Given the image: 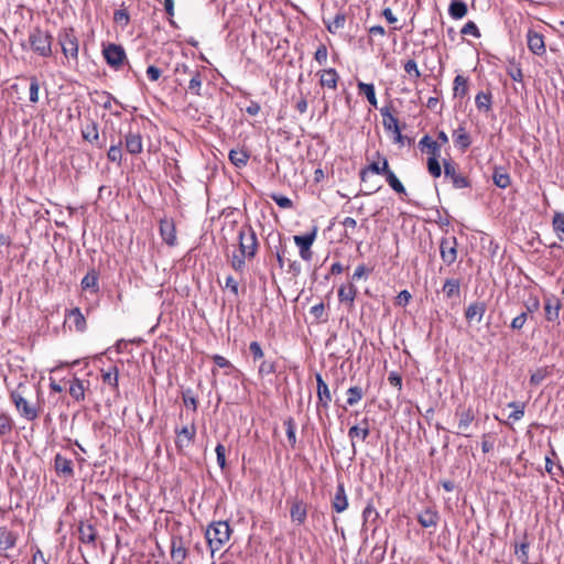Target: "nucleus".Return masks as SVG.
<instances>
[{
	"label": "nucleus",
	"instance_id": "obj_63",
	"mask_svg": "<svg viewBox=\"0 0 564 564\" xmlns=\"http://www.w3.org/2000/svg\"><path fill=\"white\" fill-rule=\"evenodd\" d=\"M213 360H214V362L219 368H226V369H232L234 368L231 362L228 359H226L225 357L220 356V355H214L213 356Z\"/></svg>",
	"mask_w": 564,
	"mask_h": 564
},
{
	"label": "nucleus",
	"instance_id": "obj_36",
	"mask_svg": "<svg viewBox=\"0 0 564 564\" xmlns=\"http://www.w3.org/2000/svg\"><path fill=\"white\" fill-rule=\"evenodd\" d=\"M475 102L479 110L489 111L491 107V96L487 93H478Z\"/></svg>",
	"mask_w": 564,
	"mask_h": 564
},
{
	"label": "nucleus",
	"instance_id": "obj_37",
	"mask_svg": "<svg viewBox=\"0 0 564 564\" xmlns=\"http://www.w3.org/2000/svg\"><path fill=\"white\" fill-rule=\"evenodd\" d=\"M553 229L561 241H564V214L557 213L553 218Z\"/></svg>",
	"mask_w": 564,
	"mask_h": 564
},
{
	"label": "nucleus",
	"instance_id": "obj_5",
	"mask_svg": "<svg viewBox=\"0 0 564 564\" xmlns=\"http://www.w3.org/2000/svg\"><path fill=\"white\" fill-rule=\"evenodd\" d=\"M317 236V227H314L310 232L302 235V236H294L293 240L294 243L300 249V257L308 261L312 259V251L311 247L313 246L315 239Z\"/></svg>",
	"mask_w": 564,
	"mask_h": 564
},
{
	"label": "nucleus",
	"instance_id": "obj_1",
	"mask_svg": "<svg viewBox=\"0 0 564 564\" xmlns=\"http://www.w3.org/2000/svg\"><path fill=\"white\" fill-rule=\"evenodd\" d=\"M231 529L227 521H215L208 525L205 536L210 549L212 556L221 551L229 542Z\"/></svg>",
	"mask_w": 564,
	"mask_h": 564
},
{
	"label": "nucleus",
	"instance_id": "obj_16",
	"mask_svg": "<svg viewBox=\"0 0 564 564\" xmlns=\"http://www.w3.org/2000/svg\"><path fill=\"white\" fill-rule=\"evenodd\" d=\"M187 550L181 539H173L171 543V557L175 564H184Z\"/></svg>",
	"mask_w": 564,
	"mask_h": 564
},
{
	"label": "nucleus",
	"instance_id": "obj_35",
	"mask_svg": "<svg viewBox=\"0 0 564 564\" xmlns=\"http://www.w3.org/2000/svg\"><path fill=\"white\" fill-rule=\"evenodd\" d=\"M468 90V82L462 75H457L454 79V95L455 97H464Z\"/></svg>",
	"mask_w": 564,
	"mask_h": 564
},
{
	"label": "nucleus",
	"instance_id": "obj_49",
	"mask_svg": "<svg viewBox=\"0 0 564 564\" xmlns=\"http://www.w3.org/2000/svg\"><path fill=\"white\" fill-rule=\"evenodd\" d=\"M463 35H471L476 39L480 37V32L475 22L468 21L462 29Z\"/></svg>",
	"mask_w": 564,
	"mask_h": 564
},
{
	"label": "nucleus",
	"instance_id": "obj_29",
	"mask_svg": "<svg viewBox=\"0 0 564 564\" xmlns=\"http://www.w3.org/2000/svg\"><path fill=\"white\" fill-rule=\"evenodd\" d=\"M229 160L235 166L242 167L247 164L249 154L243 149H235L229 152Z\"/></svg>",
	"mask_w": 564,
	"mask_h": 564
},
{
	"label": "nucleus",
	"instance_id": "obj_21",
	"mask_svg": "<svg viewBox=\"0 0 564 564\" xmlns=\"http://www.w3.org/2000/svg\"><path fill=\"white\" fill-rule=\"evenodd\" d=\"M390 171L388 160L383 158L381 161L372 162L365 169L361 172V180L365 181L368 173L387 175Z\"/></svg>",
	"mask_w": 564,
	"mask_h": 564
},
{
	"label": "nucleus",
	"instance_id": "obj_50",
	"mask_svg": "<svg viewBox=\"0 0 564 564\" xmlns=\"http://www.w3.org/2000/svg\"><path fill=\"white\" fill-rule=\"evenodd\" d=\"M495 184L500 188H507L510 185V177L506 173H495L494 175Z\"/></svg>",
	"mask_w": 564,
	"mask_h": 564
},
{
	"label": "nucleus",
	"instance_id": "obj_13",
	"mask_svg": "<svg viewBox=\"0 0 564 564\" xmlns=\"http://www.w3.org/2000/svg\"><path fill=\"white\" fill-rule=\"evenodd\" d=\"M357 295V288L352 282H348L347 284H343L338 289V299L339 302L347 304L349 307L354 306V302Z\"/></svg>",
	"mask_w": 564,
	"mask_h": 564
},
{
	"label": "nucleus",
	"instance_id": "obj_52",
	"mask_svg": "<svg viewBox=\"0 0 564 564\" xmlns=\"http://www.w3.org/2000/svg\"><path fill=\"white\" fill-rule=\"evenodd\" d=\"M369 273H370V270L368 268H366L365 264H359L355 269V272L351 275V281L350 282L354 283L355 281H358V280H361V279H366Z\"/></svg>",
	"mask_w": 564,
	"mask_h": 564
},
{
	"label": "nucleus",
	"instance_id": "obj_28",
	"mask_svg": "<svg viewBox=\"0 0 564 564\" xmlns=\"http://www.w3.org/2000/svg\"><path fill=\"white\" fill-rule=\"evenodd\" d=\"M467 11V4L462 0H453L448 8L449 15L455 20L464 18Z\"/></svg>",
	"mask_w": 564,
	"mask_h": 564
},
{
	"label": "nucleus",
	"instance_id": "obj_40",
	"mask_svg": "<svg viewBox=\"0 0 564 564\" xmlns=\"http://www.w3.org/2000/svg\"><path fill=\"white\" fill-rule=\"evenodd\" d=\"M102 380L105 383L110 386L113 389L118 388V369L113 367L112 369L102 373Z\"/></svg>",
	"mask_w": 564,
	"mask_h": 564
},
{
	"label": "nucleus",
	"instance_id": "obj_56",
	"mask_svg": "<svg viewBox=\"0 0 564 564\" xmlns=\"http://www.w3.org/2000/svg\"><path fill=\"white\" fill-rule=\"evenodd\" d=\"M328 56L327 47L325 45H319L315 52V61L323 65L326 63Z\"/></svg>",
	"mask_w": 564,
	"mask_h": 564
},
{
	"label": "nucleus",
	"instance_id": "obj_27",
	"mask_svg": "<svg viewBox=\"0 0 564 564\" xmlns=\"http://www.w3.org/2000/svg\"><path fill=\"white\" fill-rule=\"evenodd\" d=\"M417 520L424 528H434L437 524L438 516L435 511L426 509L419 514Z\"/></svg>",
	"mask_w": 564,
	"mask_h": 564
},
{
	"label": "nucleus",
	"instance_id": "obj_61",
	"mask_svg": "<svg viewBox=\"0 0 564 564\" xmlns=\"http://www.w3.org/2000/svg\"><path fill=\"white\" fill-rule=\"evenodd\" d=\"M274 365L271 361L263 360L259 367V375L260 376H267L274 372Z\"/></svg>",
	"mask_w": 564,
	"mask_h": 564
},
{
	"label": "nucleus",
	"instance_id": "obj_30",
	"mask_svg": "<svg viewBox=\"0 0 564 564\" xmlns=\"http://www.w3.org/2000/svg\"><path fill=\"white\" fill-rule=\"evenodd\" d=\"M358 89L361 94H364L369 101V104L373 107L378 106V100L376 97L375 86L372 84H367L364 82L358 83Z\"/></svg>",
	"mask_w": 564,
	"mask_h": 564
},
{
	"label": "nucleus",
	"instance_id": "obj_34",
	"mask_svg": "<svg viewBox=\"0 0 564 564\" xmlns=\"http://www.w3.org/2000/svg\"><path fill=\"white\" fill-rule=\"evenodd\" d=\"M69 394L77 401L84 400L85 387L82 380L76 378L70 382Z\"/></svg>",
	"mask_w": 564,
	"mask_h": 564
},
{
	"label": "nucleus",
	"instance_id": "obj_9",
	"mask_svg": "<svg viewBox=\"0 0 564 564\" xmlns=\"http://www.w3.org/2000/svg\"><path fill=\"white\" fill-rule=\"evenodd\" d=\"M104 57L107 63L112 67H120L126 58V53L122 46L117 44H109L102 51Z\"/></svg>",
	"mask_w": 564,
	"mask_h": 564
},
{
	"label": "nucleus",
	"instance_id": "obj_51",
	"mask_svg": "<svg viewBox=\"0 0 564 564\" xmlns=\"http://www.w3.org/2000/svg\"><path fill=\"white\" fill-rule=\"evenodd\" d=\"M40 85L35 77L31 78L30 83V101L35 104L39 101Z\"/></svg>",
	"mask_w": 564,
	"mask_h": 564
},
{
	"label": "nucleus",
	"instance_id": "obj_58",
	"mask_svg": "<svg viewBox=\"0 0 564 564\" xmlns=\"http://www.w3.org/2000/svg\"><path fill=\"white\" fill-rule=\"evenodd\" d=\"M411 299H412L411 293L406 290H403L395 297V305L405 306L409 304Z\"/></svg>",
	"mask_w": 564,
	"mask_h": 564
},
{
	"label": "nucleus",
	"instance_id": "obj_64",
	"mask_svg": "<svg viewBox=\"0 0 564 564\" xmlns=\"http://www.w3.org/2000/svg\"><path fill=\"white\" fill-rule=\"evenodd\" d=\"M527 322V313H521L520 315L516 316L511 322V327L513 329H521Z\"/></svg>",
	"mask_w": 564,
	"mask_h": 564
},
{
	"label": "nucleus",
	"instance_id": "obj_25",
	"mask_svg": "<svg viewBox=\"0 0 564 564\" xmlns=\"http://www.w3.org/2000/svg\"><path fill=\"white\" fill-rule=\"evenodd\" d=\"M332 505L336 512H344L347 509L348 500L345 494V489L341 485L338 486Z\"/></svg>",
	"mask_w": 564,
	"mask_h": 564
},
{
	"label": "nucleus",
	"instance_id": "obj_53",
	"mask_svg": "<svg viewBox=\"0 0 564 564\" xmlns=\"http://www.w3.org/2000/svg\"><path fill=\"white\" fill-rule=\"evenodd\" d=\"M12 429L11 419L6 414H0V434L6 435Z\"/></svg>",
	"mask_w": 564,
	"mask_h": 564
},
{
	"label": "nucleus",
	"instance_id": "obj_17",
	"mask_svg": "<svg viewBox=\"0 0 564 564\" xmlns=\"http://www.w3.org/2000/svg\"><path fill=\"white\" fill-rule=\"evenodd\" d=\"M444 173L446 177H451L455 188H465L468 186V181L462 174L456 172V169L451 163L444 164Z\"/></svg>",
	"mask_w": 564,
	"mask_h": 564
},
{
	"label": "nucleus",
	"instance_id": "obj_6",
	"mask_svg": "<svg viewBox=\"0 0 564 564\" xmlns=\"http://www.w3.org/2000/svg\"><path fill=\"white\" fill-rule=\"evenodd\" d=\"M457 431L456 433L459 435H464L466 437L471 435V424L475 420V413L471 408L457 410Z\"/></svg>",
	"mask_w": 564,
	"mask_h": 564
},
{
	"label": "nucleus",
	"instance_id": "obj_15",
	"mask_svg": "<svg viewBox=\"0 0 564 564\" xmlns=\"http://www.w3.org/2000/svg\"><path fill=\"white\" fill-rule=\"evenodd\" d=\"M486 312V304L482 302H474L469 304L465 312V317L468 322L480 323Z\"/></svg>",
	"mask_w": 564,
	"mask_h": 564
},
{
	"label": "nucleus",
	"instance_id": "obj_42",
	"mask_svg": "<svg viewBox=\"0 0 564 564\" xmlns=\"http://www.w3.org/2000/svg\"><path fill=\"white\" fill-rule=\"evenodd\" d=\"M438 155H431L427 160V170L434 177H440L442 174L441 164L437 160Z\"/></svg>",
	"mask_w": 564,
	"mask_h": 564
},
{
	"label": "nucleus",
	"instance_id": "obj_47",
	"mask_svg": "<svg viewBox=\"0 0 564 564\" xmlns=\"http://www.w3.org/2000/svg\"><path fill=\"white\" fill-rule=\"evenodd\" d=\"M348 435L351 440H354L355 437H359L361 441H365L369 435V429L367 426H352L349 429Z\"/></svg>",
	"mask_w": 564,
	"mask_h": 564
},
{
	"label": "nucleus",
	"instance_id": "obj_59",
	"mask_svg": "<svg viewBox=\"0 0 564 564\" xmlns=\"http://www.w3.org/2000/svg\"><path fill=\"white\" fill-rule=\"evenodd\" d=\"M225 288L228 289L235 296H237L239 293L238 282L231 275L226 278Z\"/></svg>",
	"mask_w": 564,
	"mask_h": 564
},
{
	"label": "nucleus",
	"instance_id": "obj_46",
	"mask_svg": "<svg viewBox=\"0 0 564 564\" xmlns=\"http://www.w3.org/2000/svg\"><path fill=\"white\" fill-rule=\"evenodd\" d=\"M550 375V370L547 368H540L535 370L530 378V382L534 386L540 384L547 376Z\"/></svg>",
	"mask_w": 564,
	"mask_h": 564
},
{
	"label": "nucleus",
	"instance_id": "obj_4",
	"mask_svg": "<svg viewBox=\"0 0 564 564\" xmlns=\"http://www.w3.org/2000/svg\"><path fill=\"white\" fill-rule=\"evenodd\" d=\"M239 250L247 257L254 258L258 251V240L254 231L249 228L241 229L238 234Z\"/></svg>",
	"mask_w": 564,
	"mask_h": 564
},
{
	"label": "nucleus",
	"instance_id": "obj_20",
	"mask_svg": "<svg viewBox=\"0 0 564 564\" xmlns=\"http://www.w3.org/2000/svg\"><path fill=\"white\" fill-rule=\"evenodd\" d=\"M291 519L296 524H303L306 520L307 510L303 501L296 500L292 503L290 510Z\"/></svg>",
	"mask_w": 564,
	"mask_h": 564
},
{
	"label": "nucleus",
	"instance_id": "obj_62",
	"mask_svg": "<svg viewBox=\"0 0 564 564\" xmlns=\"http://www.w3.org/2000/svg\"><path fill=\"white\" fill-rule=\"evenodd\" d=\"M82 540L84 542H93L95 540L94 530L90 525L80 528Z\"/></svg>",
	"mask_w": 564,
	"mask_h": 564
},
{
	"label": "nucleus",
	"instance_id": "obj_26",
	"mask_svg": "<svg viewBox=\"0 0 564 564\" xmlns=\"http://www.w3.org/2000/svg\"><path fill=\"white\" fill-rule=\"evenodd\" d=\"M316 383H317V397L319 401L327 406L332 400L330 392L327 383L323 380L321 375H316Z\"/></svg>",
	"mask_w": 564,
	"mask_h": 564
},
{
	"label": "nucleus",
	"instance_id": "obj_43",
	"mask_svg": "<svg viewBox=\"0 0 564 564\" xmlns=\"http://www.w3.org/2000/svg\"><path fill=\"white\" fill-rule=\"evenodd\" d=\"M420 145L426 148L431 155H440V145L427 135L421 139Z\"/></svg>",
	"mask_w": 564,
	"mask_h": 564
},
{
	"label": "nucleus",
	"instance_id": "obj_44",
	"mask_svg": "<svg viewBox=\"0 0 564 564\" xmlns=\"http://www.w3.org/2000/svg\"><path fill=\"white\" fill-rule=\"evenodd\" d=\"M346 19L344 14H337L333 21H330L327 24V30L330 33H336L337 31L341 30L345 25Z\"/></svg>",
	"mask_w": 564,
	"mask_h": 564
},
{
	"label": "nucleus",
	"instance_id": "obj_55",
	"mask_svg": "<svg viewBox=\"0 0 564 564\" xmlns=\"http://www.w3.org/2000/svg\"><path fill=\"white\" fill-rule=\"evenodd\" d=\"M404 70L410 75V76H413L415 78L420 77L421 76V73L419 70V67H417V64L415 61L413 59H409L405 65H404Z\"/></svg>",
	"mask_w": 564,
	"mask_h": 564
},
{
	"label": "nucleus",
	"instance_id": "obj_48",
	"mask_svg": "<svg viewBox=\"0 0 564 564\" xmlns=\"http://www.w3.org/2000/svg\"><path fill=\"white\" fill-rule=\"evenodd\" d=\"M508 406L513 409V412L509 415V417L511 420L519 421L523 417V415H524V405L523 404H519L517 402H510L508 404Z\"/></svg>",
	"mask_w": 564,
	"mask_h": 564
},
{
	"label": "nucleus",
	"instance_id": "obj_19",
	"mask_svg": "<svg viewBox=\"0 0 564 564\" xmlns=\"http://www.w3.org/2000/svg\"><path fill=\"white\" fill-rule=\"evenodd\" d=\"M381 115L383 117V127L386 130L391 131L395 134V139H401V131L399 128L398 119L389 112L388 109H381Z\"/></svg>",
	"mask_w": 564,
	"mask_h": 564
},
{
	"label": "nucleus",
	"instance_id": "obj_18",
	"mask_svg": "<svg viewBox=\"0 0 564 564\" xmlns=\"http://www.w3.org/2000/svg\"><path fill=\"white\" fill-rule=\"evenodd\" d=\"M18 534L7 527L0 528V550L8 551L15 546Z\"/></svg>",
	"mask_w": 564,
	"mask_h": 564
},
{
	"label": "nucleus",
	"instance_id": "obj_8",
	"mask_svg": "<svg viewBox=\"0 0 564 564\" xmlns=\"http://www.w3.org/2000/svg\"><path fill=\"white\" fill-rule=\"evenodd\" d=\"M11 399L23 417L26 420H34L37 416L36 409L31 405L19 391H13L11 393Z\"/></svg>",
	"mask_w": 564,
	"mask_h": 564
},
{
	"label": "nucleus",
	"instance_id": "obj_23",
	"mask_svg": "<svg viewBox=\"0 0 564 564\" xmlns=\"http://www.w3.org/2000/svg\"><path fill=\"white\" fill-rule=\"evenodd\" d=\"M319 82L323 87L335 89L337 87L338 74L334 68L321 72Z\"/></svg>",
	"mask_w": 564,
	"mask_h": 564
},
{
	"label": "nucleus",
	"instance_id": "obj_41",
	"mask_svg": "<svg viewBox=\"0 0 564 564\" xmlns=\"http://www.w3.org/2000/svg\"><path fill=\"white\" fill-rule=\"evenodd\" d=\"M362 399V390L359 387H351L347 391V404L355 405Z\"/></svg>",
	"mask_w": 564,
	"mask_h": 564
},
{
	"label": "nucleus",
	"instance_id": "obj_45",
	"mask_svg": "<svg viewBox=\"0 0 564 564\" xmlns=\"http://www.w3.org/2000/svg\"><path fill=\"white\" fill-rule=\"evenodd\" d=\"M55 466L57 471L63 473L65 475H70L73 471L72 463L68 459L63 458L61 456L56 457Z\"/></svg>",
	"mask_w": 564,
	"mask_h": 564
},
{
	"label": "nucleus",
	"instance_id": "obj_7",
	"mask_svg": "<svg viewBox=\"0 0 564 564\" xmlns=\"http://www.w3.org/2000/svg\"><path fill=\"white\" fill-rule=\"evenodd\" d=\"M441 258L447 265L453 264L457 259V241L455 237L442 239L440 246Z\"/></svg>",
	"mask_w": 564,
	"mask_h": 564
},
{
	"label": "nucleus",
	"instance_id": "obj_57",
	"mask_svg": "<svg viewBox=\"0 0 564 564\" xmlns=\"http://www.w3.org/2000/svg\"><path fill=\"white\" fill-rule=\"evenodd\" d=\"M200 88H202V80L199 78V75L196 74L189 80L188 90L195 95H199Z\"/></svg>",
	"mask_w": 564,
	"mask_h": 564
},
{
	"label": "nucleus",
	"instance_id": "obj_31",
	"mask_svg": "<svg viewBox=\"0 0 564 564\" xmlns=\"http://www.w3.org/2000/svg\"><path fill=\"white\" fill-rule=\"evenodd\" d=\"M252 258L245 256L239 249L237 252H234L230 259L231 268L237 272H242L246 267V262L251 260Z\"/></svg>",
	"mask_w": 564,
	"mask_h": 564
},
{
	"label": "nucleus",
	"instance_id": "obj_10",
	"mask_svg": "<svg viewBox=\"0 0 564 564\" xmlns=\"http://www.w3.org/2000/svg\"><path fill=\"white\" fill-rule=\"evenodd\" d=\"M196 435V427L194 424L189 426H183L180 430H176V440L175 444L178 451H184L188 448L194 441Z\"/></svg>",
	"mask_w": 564,
	"mask_h": 564
},
{
	"label": "nucleus",
	"instance_id": "obj_38",
	"mask_svg": "<svg viewBox=\"0 0 564 564\" xmlns=\"http://www.w3.org/2000/svg\"><path fill=\"white\" fill-rule=\"evenodd\" d=\"M454 142L459 145L462 149H466L470 144V139L468 133L464 129H458L454 132Z\"/></svg>",
	"mask_w": 564,
	"mask_h": 564
},
{
	"label": "nucleus",
	"instance_id": "obj_11",
	"mask_svg": "<svg viewBox=\"0 0 564 564\" xmlns=\"http://www.w3.org/2000/svg\"><path fill=\"white\" fill-rule=\"evenodd\" d=\"M160 234L162 239L169 245L174 246L176 242V232L174 223L171 219H162L160 221Z\"/></svg>",
	"mask_w": 564,
	"mask_h": 564
},
{
	"label": "nucleus",
	"instance_id": "obj_39",
	"mask_svg": "<svg viewBox=\"0 0 564 564\" xmlns=\"http://www.w3.org/2000/svg\"><path fill=\"white\" fill-rule=\"evenodd\" d=\"M386 178H387L388 184L391 186V188L393 191H395L399 194L405 193V188H404L403 184L399 181V178L395 176V174L392 171H390L386 175Z\"/></svg>",
	"mask_w": 564,
	"mask_h": 564
},
{
	"label": "nucleus",
	"instance_id": "obj_2",
	"mask_svg": "<svg viewBox=\"0 0 564 564\" xmlns=\"http://www.w3.org/2000/svg\"><path fill=\"white\" fill-rule=\"evenodd\" d=\"M58 42L64 56L69 61L77 62L79 44L74 30L65 29L61 31L58 34Z\"/></svg>",
	"mask_w": 564,
	"mask_h": 564
},
{
	"label": "nucleus",
	"instance_id": "obj_3",
	"mask_svg": "<svg viewBox=\"0 0 564 564\" xmlns=\"http://www.w3.org/2000/svg\"><path fill=\"white\" fill-rule=\"evenodd\" d=\"M29 42L31 48L40 56H50L52 53V37L44 31L35 29L30 33Z\"/></svg>",
	"mask_w": 564,
	"mask_h": 564
},
{
	"label": "nucleus",
	"instance_id": "obj_22",
	"mask_svg": "<svg viewBox=\"0 0 564 564\" xmlns=\"http://www.w3.org/2000/svg\"><path fill=\"white\" fill-rule=\"evenodd\" d=\"M561 302L556 297H547L545 300V316L549 321H557L560 315Z\"/></svg>",
	"mask_w": 564,
	"mask_h": 564
},
{
	"label": "nucleus",
	"instance_id": "obj_12",
	"mask_svg": "<svg viewBox=\"0 0 564 564\" xmlns=\"http://www.w3.org/2000/svg\"><path fill=\"white\" fill-rule=\"evenodd\" d=\"M528 47L535 55H543L545 53V44L543 36L534 31H529L528 35Z\"/></svg>",
	"mask_w": 564,
	"mask_h": 564
},
{
	"label": "nucleus",
	"instance_id": "obj_32",
	"mask_svg": "<svg viewBox=\"0 0 564 564\" xmlns=\"http://www.w3.org/2000/svg\"><path fill=\"white\" fill-rule=\"evenodd\" d=\"M443 292L448 299L459 296V281L456 279L446 280L443 285Z\"/></svg>",
	"mask_w": 564,
	"mask_h": 564
},
{
	"label": "nucleus",
	"instance_id": "obj_14",
	"mask_svg": "<svg viewBox=\"0 0 564 564\" xmlns=\"http://www.w3.org/2000/svg\"><path fill=\"white\" fill-rule=\"evenodd\" d=\"M65 323L70 329L83 332L86 328V319L79 308L72 310L66 316Z\"/></svg>",
	"mask_w": 564,
	"mask_h": 564
},
{
	"label": "nucleus",
	"instance_id": "obj_33",
	"mask_svg": "<svg viewBox=\"0 0 564 564\" xmlns=\"http://www.w3.org/2000/svg\"><path fill=\"white\" fill-rule=\"evenodd\" d=\"M82 288L93 292L98 291V275L95 271L88 272L82 280Z\"/></svg>",
	"mask_w": 564,
	"mask_h": 564
},
{
	"label": "nucleus",
	"instance_id": "obj_24",
	"mask_svg": "<svg viewBox=\"0 0 564 564\" xmlns=\"http://www.w3.org/2000/svg\"><path fill=\"white\" fill-rule=\"evenodd\" d=\"M126 148L131 154H139L142 152V139L140 134L129 133L126 137Z\"/></svg>",
	"mask_w": 564,
	"mask_h": 564
},
{
	"label": "nucleus",
	"instance_id": "obj_54",
	"mask_svg": "<svg viewBox=\"0 0 564 564\" xmlns=\"http://www.w3.org/2000/svg\"><path fill=\"white\" fill-rule=\"evenodd\" d=\"M217 463L221 469L226 467V448L224 445L218 444L215 448Z\"/></svg>",
	"mask_w": 564,
	"mask_h": 564
},
{
	"label": "nucleus",
	"instance_id": "obj_60",
	"mask_svg": "<svg viewBox=\"0 0 564 564\" xmlns=\"http://www.w3.org/2000/svg\"><path fill=\"white\" fill-rule=\"evenodd\" d=\"M108 159L112 162H120L121 160V149L118 145H111L108 150Z\"/></svg>",
	"mask_w": 564,
	"mask_h": 564
}]
</instances>
